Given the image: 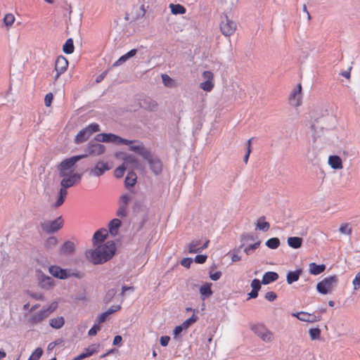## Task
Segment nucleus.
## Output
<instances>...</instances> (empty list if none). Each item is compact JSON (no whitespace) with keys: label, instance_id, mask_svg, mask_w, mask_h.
<instances>
[{"label":"nucleus","instance_id":"1","mask_svg":"<svg viewBox=\"0 0 360 360\" xmlns=\"http://www.w3.org/2000/svg\"><path fill=\"white\" fill-rule=\"evenodd\" d=\"M116 246L113 241H107L104 245L94 250L86 252V258L94 264H103L110 259L115 255Z\"/></svg>","mask_w":360,"mask_h":360},{"label":"nucleus","instance_id":"2","mask_svg":"<svg viewBox=\"0 0 360 360\" xmlns=\"http://www.w3.org/2000/svg\"><path fill=\"white\" fill-rule=\"evenodd\" d=\"M335 124V117L329 113L315 117L311 125L314 142L315 143L317 139L321 138L325 134V132L334 128Z\"/></svg>","mask_w":360,"mask_h":360},{"label":"nucleus","instance_id":"3","mask_svg":"<svg viewBox=\"0 0 360 360\" xmlns=\"http://www.w3.org/2000/svg\"><path fill=\"white\" fill-rule=\"evenodd\" d=\"M62 178L60 181L61 188L58 192V196L53 207L57 208L63 205L68 195L67 189L79 183L82 178L80 174H72L68 176H59Z\"/></svg>","mask_w":360,"mask_h":360},{"label":"nucleus","instance_id":"4","mask_svg":"<svg viewBox=\"0 0 360 360\" xmlns=\"http://www.w3.org/2000/svg\"><path fill=\"white\" fill-rule=\"evenodd\" d=\"M87 157V155H80L72 156L70 158H67L63 160L58 166L57 169L58 171L59 176H68L72 174H78L74 170L75 165L79 160Z\"/></svg>","mask_w":360,"mask_h":360},{"label":"nucleus","instance_id":"5","mask_svg":"<svg viewBox=\"0 0 360 360\" xmlns=\"http://www.w3.org/2000/svg\"><path fill=\"white\" fill-rule=\"evenodd\" d=\"M101 131V128L97 123H91L85 128L80 130L75 138V142L78 144L86 141L94 133Z\"/></svg>","mask_w":360,"mask_h":360},{"label":"nucleus","instance_id":"6","mask_svg":"<svg viewBox=\"0 0 360 360\" xmlns=\"http://www.w3.org/2000/svg\"><path fill=\"white\" fill-rule=\"evenodd\" d=\"M338 283V277L335 275L325 278L316 285V290L319 292L326 295L331 292L333 287Z\"/></svg>","mask_w":360,"mask_h":360},{"label":"nucleus","instance_id":"7","mask_svg":"<svg viewBox=\"0 0 360 360\" xmlns=\"http://www.w3.org/2000/svg\"><path fill=\"white\" fill-rule=\"evenodd\" d=\"M237 25L224 14L221 17L220 30L225 37H230L236 30Z\"/></svg>","mask_w":360,"mask_h":360},{"label":"nucleus","instance_id":"8","mask_svg":"<svg viewBox=\"0 0 360 360\" xmlns=\"http://www.w3.org/2000/svg\"><path fill=\"white\" fill-rule=\"evenodd\" d=\"M63 225V220L61 217L52 221H45L41 222L40 227L46 233H53L59 231Z\"/></svg>","mask_w":360,"mask_h":360},{"label":"nucleus","instance_id":"9","mask_svg":"<svg viewBox=\"0 0 360 360\" xmlns=\"http://www.w3.org/2000/svg\"><path fill=\"white\" fill-rule=\"evenodd\" d=\"M251 330L264 342H270L273 340V333L263 324L258 323L251 326Z\"/></svg>","mask_w":360,"mask_h":360},{"label":"nucleus","instance_id":"10","mask_svg":"<svg viewBox=\"0 0 360 360\" xmlns=\"http://www.w3.org/2000/svg\"><path fill=\"white\" fill-rule=\"evenodd\" d=\"M128 143H124V145L129 146V150L139 154L141 157L145 158H149V153H150L146 149L141 141L138 140H129Z\"/></svg>","mask_w":360,"mask_h":360},{"label":"nucleus","instance_id":"11","mask_svg":"<svg viewBox=\"0 0 360 360\" xmlns=\"http://www.w3.org/2000/svg\"><path fill=\"white\" fill-rule=\"evenodd\" d=\"M105 146L103 144L91 141L86 148V154L88 155L98 156L103 154Z\"/></svg>","mask_w":360,"mask_h":360},{"label":"nucleus","instance_id":"12","mask_svg":"<svg viewBox=\"0 0 360 360\" xmlns=\"http://www.w3.org/2000/svg\"><path fill=\"white\" fill-rule=\"evenodd\" d=\"M68 67V60L62 56H58L55 63V70L56 72L55 80L58 79V77L66 71Z\"/></svg>","mask_w":360,"mask_h":360},{"label":"nucleus","instance_id":"13","mask_svg":"<svg viewBox=\"0 0 360 360\" xmlns=\"http://www.w3.org/2000/svg\"><path fill=\"white\" fill-rule=\"evenodd\" d=\"M210 240H206L205 243L201 245V240H193L187 245V250L189 253L200 252L202 250L207 248Z\"/></svg>","mask_w":360,"mask_h":360},{"label":"nucleus","instance_id":"14","mask_svg":"<svg viewBox=\"0 0 360 360\" xmlns=\"http://www.w3.org/2000/svg\"><path fill=\"white\" fill-rule=\"evenodd\" d=\"M49 271L53 276L60 279H66L71 276L69 271L58 266H51Z\"/></svg>","mask_w":360,"mask_h":360},{"label":"nucleus","instance_id":"15","mask_svg":"<svg viewBox=\"0 0 360 360\" xmlns=\"http://www.w3.org/2000/svg\"><path fill=\"white\" fill-rule=\"evenodd\" d=\"M302 86L301 84L297 85V87L290 94L289 97L290 103L295 107L300 106L302 103Z\"/></svg>","mask_w":360,"mask_h":360},{"label":"nucleus","instance_id":"16","mask_svg":"<svg viewBox=\"0 0 360 360\" xmlns=\"http://www.w3.org/2000/svg\"><path fill=\"white\" fill-rule=\"evenodd\" d=\"M292 315L304 322L314 323L321 320V316H317L314 314H309L304 311L293 313Z\"/></svg>","mask_w":360,"mask_h":360},{"label":"nucleus","instance_id":"17","mask_svg":"<svg viewBox=\"0 0 360 360\" xmlns=\"http://www.w3.org/2000/svg\"><path fill=\"white\" fill-rule=\"evenodd\" d=\"M110 169V167L107 162L99 161L96 163V166L89 172L90 175L100 176L104 174L105 172Z\"/></svg>","mask_w":360,"mask_h":360},{"label":"nucleus","instance_id":"18","mask_svg":"<svg viewBox=\"0 0 360 360\" xmlns=\"http://www.w3.org/2000/svg\"><path fill=\"white\" fill-rule=\"evenodd\" d=\"M148 160L152 172L158 175L162 172V163L157 158H153L150 153H149V158H145Z\"/></svg>","mask_w":360,"mask_h":360},{"label":"nucleus","instance_id":"19","mask_svg":"<svg viewBox=\"0 0 360 360\" xmlns=\"http://www.w3.org/2000/svg\"><path fill=\"white\" fill-rule=\"evenodd\" d=\"M140 106L148 111H155L158 108V103L150 97H146L141 100Z\"/></svg>","mask_w":360,"mask_h":360},{"label":"nucleus","instance_id":"20","mask_svg":"<svg viewBox=\"0 0 360 360\" xmlns=\"http://www.w3.org/2000/svg\"><path fill=\"white\" fill-rule=\"evenodd\" d=\"M105 142L104 143H112L116 144L128 143L129 141L128 139H123L114 134H105Z\"/></svg>","mask_w":360,"mask_h":360},{"label":"nucleus","instance_id":"21","mask_svg":"<svg viewBox=\"0 0 360 360\" xmlns=\"http://www.w3.org/2000/svg\"><path fill=\"white\" fill-rule=\"evenodd\" d=\"M75 250V245L72 241H65L59 250L60 255H72Z\"/></svg>","mask_w":360,"mask_h":360},{"label":"nucleus","instance_id":"22","mask_svg":"<svg viewBox=\"0 0 360 360\" xmlns=\"http://www.w3.org/2000/svg\"><path fill=\"white\" fill-rule=\"evenodd\" d=\"M39 285L42 288L51 289L53 286V280L50 276L41 274L39 277Z\"/></svg>","mask_w":360,"mask_h":360},{"label":"nucleus","instance_id":"23","mask_svg":"<svg viewBox=\"0 0 360 360\" xmlns=\"http://www.w3.org/2000/svg\"><path fill=\"white\" fill-rule=\"evenodd\" d=\"M278 278V274L274 271H268L266 272L262 280V283L263 285H268L272 282L276 281Z\"/></svg>","mask_w":360,"mask_h":360},{"label":"nucleus","instance_id":"24","mask_svg":"<svg viewBox=\"0 0 360 360\" xmlns=\"http://www.w3.org/2000/svg\"><path fill=\"white\" fill-rule=\"evenodd\" d=\"M136 52H137V50L135 49L130 50L127 53L122 56L118 60H117L113 63L112 67H117V66L122 65V63L126 62L128 59L136 55Z\"/></svg>","mask_w":360,"mask_h":360},{"label":"nucleus","instance_id":"25","mask_svg":"<svg viewBox=\"0 0 360 360\" xmlns=\"http://www.w3.org/2000/svg\"><path fill=\"white\" fill-rule=\"evenodd\" d=\"M122 222L119 219H112L108 224L109 231L110 234L115 236L118 233V229L121 226Z\"/></svg>","mask_w":360,"mask_h":360},{"label":"nucleus","instance_id":"26","mask_svg":"<svg viewBox=\"0 0 360 360\" xmlns=\"http://www.w3.org/2000/svg\"><path fill=\"white\" fill-rule=\"evenodd\" d=\"M326 266L324 264H316V263H310L309 271L311 274L319 275L324 271Z\"/></svg>","mask_w":360,"mask_h":360},{"label":"nucleus","instance_id":"27","mask_svg":"<svg viewBox=\"0 0 360 360\" xmlns=\"http://www.w3.org/2000/svg\"><path fill=\"white\" fill-rule=\"evenodd\" d=\"M329 165L334 169H341L342 167V160L337 155H331L328 158Z\"/></svg>","mask_w":360,"mask_h":360},{"label":"nucleus","instance_id":"28","mask_svg":"<svg viewBox=\"0 0 360 360\" xmlns=\"http://www.w3.org/2000/svg\"><path fill=\"white\" fill-rule=\"evenodd\" d=\"M49 316V314L44 309H42L41 310L34 314L32 316L31 320L33 323H38L41 322L45 319H46Z\"/></svg>","mask_w":360,"mask_h":360},{"label":"nucleus","instance_id":"29","mask_svg":"<svg viewBox=\"0 0 360 360\" xmlns=\"http://www.w3.org/2000/svg\"><path fill=\"white\" fill-rule=\"evenodd\" d=\"M301 274V269H298L294 271H289L286 276V281L288 284H292V283L298 281Z\"/></svg>","mask_w":360,"mask_h":360},{"label":"nucleus","instance_id":"30","mask_svg":"<svg viewBox=\"0 0 360 360\" xmlns=\"http://www.w3.org/2000/svg\"><path fill=\"white\" fill-rule=\"evenodd\" d=\"M108 236V232L106 229H100L95 232L93 236L94 243H101L103 242L106 236Z\"/></svg>","mask_w":360,"mask_h":360},{"label":"nucleus","instance_id":"31","mask_svg":"<svg viewBox=\"0 0 360 360\" xmlns=\"http://www.w3.org/2000/svg\"><path fill=\"white\" fill-rule=\"evenodd\" d=\"M288 245L294 249L300 248L302 244V238L300 237H289L288 238Z\"/></svg>","mask_w":360,"mask_h":360},{"label":"nucleus","instance_id":"32","mask_svg":"<svg viewBox=\"0 0 360 360\" xmlns=\"http://www.w3.org/2000/svg\"><path fill=\"white\" fill-rule=\"evenodd\" d=\"M264 217H260L257 221L256 224V229H259L264 232L267 231L270 228V224L269 222L264 221Z\"/></svg>","mask_w":360,"mask_h":360},{"label":"nucleus","instance_id":"33","mask_svg":"<svg viewBox=\"0 0 360 360\" xmlns=\"http://www.w3.org/2000/svg\"><path fill=\"white\" fill-rule=\"evenodd\" d=\"M200 292L201 294V298L203 300H205V298L212 295V291L211 290V284L207 283V284L202 285L200 288Z\"/></svg>","mask_w":360,"mask_h":360},{"label":"nucleus","instance_id":"34","mask_svg":"<svg viewBox=\"0 0 360 360\" xmlns=\"http://www.w3.org/2000/svg\"><path fill=\"white\" fill-rule=\"evenodd\" d=\"M65 320L63 316H58L54 319H51L49 321L50 326L56 329L62 328L64 325Z\"/></svg>","mask_w":360,"mask_h":360},{"label":"nucleus","instance_id":"35","mask_svg":"<svg viewBox=\"0 0 360 360\" xmlns=\"http://www.w3.org/2000/svg\"><path fill=\"white\" fill-rule=\"evenodd\" d=\"M255 240V236L254 235L251 233H243L240 236V242L241 245L238 248V250L243 248L246 243H248V241H254Z\"/></svg>","mask_w":360,"mask_h":360},{"label":"nucleus","instance_id":"36","mask_svg":"<svg viewBox=\"0 0 360 360\" xmlns=\"http://www.w3.org/2000/svg\"><path fill=\"white\" fill-rule=\"evenodd\" d=\"M136 182V174L131 172H129L125 178V186L126 187H131L134 186Z\"/></svg>","mask_w":360,"mask_h":360},{"label":"nucleus","instance_id":"37","mask_svg":"<svg viewBox=\"0 0 360 360\" xmlns=\"http://www.w3.org/2000/svg\"><path fill=\"white\" fill-rule=\"evenodd\" d=\"M74 49H75V47H74L72 39V38L68 39L63 46V51L66 54H70V53H73Z\"/></svg>","mask_w":360,"mask_h":360},{"label":"nucleus","instance_id":"38","mask_svg":"<svg viewBox=\"0 0 360 360\" xmlns=\"http://www.w3.org/2000/svg\"><path fill=\"white\" fill-rule=\"evenodd\" d=\"M260 243L261 242L259 240L255 242L253 244L248 245V243H246V245H245V246L240 250H243L246 253V255H250L252 251L258 248L259 246L260 245Z\"/></svg>","mask_w":360,"mask_h":360},{"label":"nucleus","instance_id":"39","mask_svg":"<svg viewBox=\"0 0 360 360\" xmlns=\"http://www.w3.org/2000/svg\"><path fill=\"white\" fill-rule=\"evenodd\" d=\"M58 244V239L55 236L49 237L44 242V247L47 250L54 248Z\"/></svg>","mask_w":360,"mask_h":360},{"label":"nucleus","instance_id":"40","mask_svg":"<svg viewBox=\"0 0 360 360\" xmlns=\"http://www.w3.org/2000/svg\"><path fill=\"white\" fill-rule=\"evenodd\" d=\"M171 11L173 14H184L186 11V8L181 4H173L169 5Z\"/></svg>","mask_w":360,"mask_h":360},{"label":"nucleus","instance_id":"41","mask_svg":"<svg viewBox=\"0 0 360 360\" xmlns=\"http://www.w3.org/2000/svg\"><path fill=\"white\" fill-rule=\"evenodd\" d=\"M266 245L270 249H276L280 245V240L278 238H271L266 240Z\"/></svg>","mask_w":360,"mask_h":360},{"label":"nucleus","instance_id":"42","mask_svg":"<svg viewBox=\"0 0 360 360\" xmlns=\"http://www.w3.org/2000/svg\"><path fill=\"white\" fill-rule=\"evenodd\" d=\"M214 82L204 81L200 84V88L205 91L210 92L214 88Z\"/></svg>","mask_w":360,"mask_h":360},{"label":"nucleus","instance_id":"43","mask_svg":"<svg viewBox=\"0 0 360 360\" xmlns=\"http://www.w3.org/2000/svg\"><path fill=\"white\" fill-rule=\"evenodd\" d=\"M162 79L164 85L167 87H174L175 82L167 75H162Z\"/></svg>","mask_w":360,"mask_h":360},{"label":"nucleus","instance_id":"44","mask_svg":"<svg viewBox=\"0 0 360 360\" xmlns=\"http://www.w3.org/2000/svg\"><path fill=\"white\" fill-rule=\"evenodd\" d=\"M318 154V150L316 148L313 147H309L307 148V150L306 152V156L308 160L312 161L314 158L316 157Z\"/></svg>","mask_w":360,"mask_h":360},{"label":"nucleus","instance_id":"45","mask_svg":"<svg viewBox=\"0 0 360 360\" xmlns=\"http://www.w3.org/2000/svg\"><path fill=\"white\" fill-rule=\"evenodd\" d=\"M309 333L312 340H319L321 337V330L319 328H310Z\"/></svg>","mask_w":360,"mask_h":360},{"label":"nucleus","instance_id":"46","mask_svg":"<svg viewBox=\"0 0 360 360\" xmlns=\"http://www.w3.org/2000/svg\"><path fill=\"white\" fill-rule=\"evenodd\" d=\"M43 354V350L41 347H37L35 350L32 353L28 360H39Z\"/></svg>","mask_w":360,"mask_h":360},{"label":"nucleus","instance_id":"47","mask_svg":"<svg viewBox=\"0 0 360 360\" xmlns=\"http://www.w3.org/2000/svg\"><path fill=\"white\" fill-rule=\"evenodd\" d=\"M117 293V290L115 288H111L108 290L104 297V301L108 303L112 300Z\"/></svg>","mask_w":360,"mask_h":360},{"label":"nucleus","instance_id":"48","mask_svg":"<svg viewBox=\"0 0 360 360\" xmlns=\"http://www.w3.org/2000/svg\"><path fill=\"white\" fill-rule=\"evenodd\" d=\"M339 231L342 234H345V235H351L352 234V229L349 227L348 224H342L339 229Z\"/></svg>","mask_w":360,"mask_h":360},{"label":"nucleus","instance_id":"49","mask_svg":"<svg viewBox=\"0 0 360 360\" xmlns=\"http://www.w3.org/2000/svg\"><path fill=\"white\" fill-rule=\"evenodd\" d=\"M98 347L99 345H92L91 347L86 349V352H84L86 357H89L91 356L93 354L97 352Z\"/></svg>","mask_w":360,"mask_h":360},{"label":"nucleus","instance_id":"50","mask_svg":"<svg viewBox=\"0 0 360 360\" xmlns=\"http://www.w3.org/2000/svg\"><path fill=\"white\" fill-rule=\"evenodd\" d=\"M4 21L7 26H10L14 22L15 17L11 13L6 14L4 17Z\"/></svg>","mask_w":360,"mask_h":360},{"label":"nucleus","instance_id":"51","mask_svg":"<svg viewBox=\"0 0 360 360\" xmlns=\"http://www.w3.org/2000/svg\"><path fill=\"white\" fill-rule=\"evenodd\" d=\"M202 77L205 81L214 82V75L210 71H204L202 74Z\"/></svg>","mask_w":360,"mask_h":360},{"label":"nucleus","instance_id":"52","mask_svg":"<svg viewBox=\"0 0 360 360\" xmlns=\"http://www.w3.org/2000/svg\"><path fill=\"white\" fill-rule=\"evenodd\" d=\"M131 198H132L131 196L129 195V194H123L120 197L121 205H124V206L127 207V205H128L129 202L131 200Z\"/></svg>","mask_w":360,"mask_h":360},{"label":"nucleus","instance_id":"53","mask_svg":"<svg viewBox=\"0 0 360 360\" xmlns=\"http://www.w3.org/2000/svg\"><path fill=\"white\" fill-rule=\"evenodd\" d=\"M57 307H58V303L56 302H53L49 306L44 307L43 309L50 315L51 313H53L56 309Z\"/></svg>","mask_w":360,"mask_h":360},{"label":"nucleus","instance_id":"54","mask_svg":"<svg viewBox=\"0 0 360 360\" xmlns=\"http://www.w3.org/2000/svg\"><path fill=\"white\" fill-rule=\"evenodd\" d=\"M352 284L354 290H359L360 288V271L356 274L352 281Z\"/></svg>","mask_w":360,"mask_h":360},{"label":"nucleus","instance_id":"55","mask_svg":"<svg viewBox=\"0 0 360 360\" xmlns=\"http://www.w3.org/2000/svg\"><path fill=\"white\" fill-rule=\"evenodd\" d=\"M197 321V317L195 315H193L191 317L186 320L182 325L184 328H188L192 323H195Z\"/></svg>","mask_w":360,"mask_h":360},{"label":"nucleus","instance_id":"56","mask_svg":"<svg viewBox=\"0 0 360 360\" xmlns=\"http://www.w3.org/2000/svg\"><path fill=\"white\" fill-rule=\"evenodd\" d=\"M261 283L260 281L257 278H255L251 282V288L252 290L259 291L261 288Z\"/></svg>","mask_w":360,"mask_h":360},{"label":"nucleus","instance_id":"57","mask_svg":"<svg viewBox=\"0 0 360 360\" xmlns=\"http://www.w3.org/2000/svg\"><path fill=\"white\" fill-rule=\"evenodd\" d=\"M252 138L250 139L248 141V148H247V153L244 156V159H243V161L245 162V163H247L248 161V159H249V157H250V154L251 153V141H252Z\"/></svg>","mask_w":360,"mask_h":360},{"label":"nucleus","instance_id":"58","mask_svg":"<svg viewBox=\"0 0 360 360\" xmlns=\"http://www.w3.org/2000/svg\"><path fill=\"white\" fill-rule=\"evenodd\" d=\"M124 172H125V167L124 166L118 167L115 170V176L117 178H121L124 175Z\"/></svg>","mask_w":360,"mask_h":360},{"label":"nucleus","instance_id":"59","mask_svg":"<svg viewBox=\"0 0 360 360\" xmlns=\"http://www.w3.org/2000/svg\"><path fill=\"white\" fill-rule=\"evenodd\" d=\"M117 215L120 217H124L127 215V207L124 205L120 206L117 211Z\"/></svg>","mask_w":360,"mask_h":360},{"label":"nucleus","instance_id":"60","mask_svg":"<svg viewBox=\"0 0 360 360\" xmlns=\"http://www.w3.org/2000/svg\"><path fill=\"white\" fill-rule=\"evenodd\" d=\"M101 330V327L98 323H95L93 327L89 330V335H95L97 334L98 331Z\"/></svg>","mask_w":360,"mask_h":360},{"label":"nucleus","instance_id":"61","mask_svg":"<svg viewBox=\"0 0 360 360\" xmlns=\"http://www.w3.org/2000/svg\"><path fill=\"white\" fill-rule=\"evenodd\" d=\"M108 316H109L107 314L105 311L101 314L96 319V323L100 325L101 323L105 322Z\"/></svg>","mask_w":360,"mask_h":360},{"label":"nucleus","instance_id":"62","mask_svg":"<svg viewBox=\"0 0 360 360\" xmlns=\"http://www.w3.org/2000/svg\"><path fill=\"white\" fill-rule=\"evenodd\" d=\"M53 98V96L51 93H49L45 96L44 103L46 106L49 107L51 105Z\"/></svg>","mask_w":360,"mask_h":360},{"label":"nucleus","instance_id":"63","mask_svg":"<svg viewBox=\"0 0 360 360\" xmlns=\"http://www.w3.org/2000/svg\"><path fill=\"white\" fill-rule=\"evenodd\" d=\"M30 296L36 300H44V296L40 292H30Z\"/></svg>","mask_w":360,"mask_h":360},{"label":"nucleus","instance_id":"64","mask_svg":"<svg viewBox=\"0 0 360 360\" xmlns=\"http://www.w3.org/2000/svg\"><path fill=\"white\" fill-rule=\"evenodd\" d=\"M276 294L274 292L269 291L265 294V299L269 300V302H273L276 299Z\"/></svg>","mask_w":360,"mask_h":360}]
</instances>
